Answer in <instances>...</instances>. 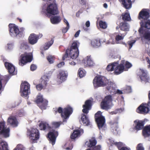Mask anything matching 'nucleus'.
<instances>
[{
	"label": "nucleus",
	"mask_w": 150,
	"mask_h": 150,
	"mask_svg": "<svg viewBox=\"0 0 150 150\" xmlns=\"http://www.w3.org/2000/svg\"><path fill=\"white\" fill-rule=\"evenodd\" d=\"M54 41L53 39H52L50 41L45 43V45L44 47V49L45 50L48 49L53 44Z\"/></svg>",
	"instance_id": "43"
},
{
	"label": "nucleus",
	"mask_w": 150,
	"mask_h": 150,
	"mask_svg": "<svg viewBox=\"0 0 150 150\" xmlns=\"http://www.w3.org/2000/svg\"><path fill=\"white\" fill-rule=\"evenodd\" d=\"M47 138L50 143L54 145L55 143L56 138L58 135V132L54 130H52L48 133Z\"/></svg>",
	"instance_id": "10"
},
{
	"label": "nucleus",
	"mask_w": 150,
	"mask_h": 150,
	"mask_svg": "<svg viewBox=\"0 0 150 150\" xmlns=\"http://www.w3.org/2000/svg\"><path fill=\"white\" fill-rule=\"evenodd\" d=\"M93 99L92 98H90L89 99L87 100L85 102V103H91L93 102Z\"/></svg>",
	"instance_id": "63"
},
{
	"label": "nucleus",
	"mask_w": 150,
	"mask_h": 150,
	"mask_svg": "<svg viewBox=\"0 0 150 150\" xmlns=\"http://www.w3.org/2000/svg\"><path fill=\"white\" fill-rule=\"evenodd\" d=\"M17 114L19 117L23 116L24 115L25 112L23 110H21L18 112Z\"/></svg>",
	"instance_id": "51"
},
{
	"label": "nucleus",
	"mask_w": 150,
	"mask_h": 150,
	"mask_svg": "<svg viewBox=\"0 0 150 150\" xmlns=\"http://www.w3.org/2000/svg\"><path fill=\"white\" fill-rule=\"evenodd\" d=\"M61 124L60 122H53L52 123V127L56 128L59 127Z\"/></svg>",
	"instance_id": "46"
},
{
	"label": "nucleus",
	"mask_w": 150,
	"mask_h": 150,
	"mask_svg": "<svg viewBox=\"0 0 150 150\" xmlns=\"http://www.w3.org/2000/svg\"><path fill=\"white\" fill-rule=\"evenodd\" d=\"M102 112L100 111H98L95 115V118H100L101 117H103L102 115Z\"/></svg>",
	"instance_id": "48"
},
{
	"label": "nucleus",
	"mask_w": 150,
	"mask_h": 150,
	"mask_svg": "<svg viewBox=\"0 0 150 150\" xmlns=\"http://www.w3.org/2000/svg\"><path fill=\"white\" fill-rule=\"evenodd\" d=\"M92 104H85L83 105V109L82 110L83 112L85 114H87L90 110L92 107Z\"/></svg>",
	"instance_id": "31"
},
{
	"label": "nucleus",
	"mask_w": 150,
	"mask_h": 150,
	"mask_svg": "<svg viewBox=\"0 0 150 150\" xmlns=\"http://www.w3.org/2000/svg\"><path fill=\"white\" fill-rule=\"evenodd\" d=\"M27 135L32 144L36 142L40 137L39 130L33 128L28 130Z\"/></svg>",
	"instance_id": "5"
},
{
	"label": "nucleus",
	"mask_w": 150,
	"mask_h": 150,
	"mask_svg": "<svg viewBox=\"0 0 150 150\" xmlns=\"http://www.w3.org/2000/svg\"><path fill=\"white\" fill-rule=\"evenodd\" d=\"M78 74L80 78H82L85 76L86 74V71L82 68H80L78 72Z\"/></svg>",
	"instance_id": "42"
},
{
	"label": "nucleus",
	"mask_w": 150,
	"mask_h": 150,
	"mask_svg": "<svg viewBox=\"0 0 150 150\" xmlns=\"http://www.w3.org/2000/svg\"><path fill=\"white\" fill-rule=\"evenodd\" d=\"M79 43L78 42H74L72 44L70 49H67L66 52L65 54L63 57L62 59L64 60L67 57H70L72 59L77 58L79 55V51L78 47Z\"/></svg>",
	"instance_id": "3"
},
{
	"label": "nucleus",
	"mask_w": 150,
	"mask_h": 150,
	"mask_svg": "<svg viewBox=\"0 0 150 150\" xmlns=\"http://www.w3.org/2000/svg\"><path fill=\"white\" fill-rule=\"evenodd\" d=\"M5 66L10 74L12 75H16L17 71L15 70V67L12 64L7 62L5 63Z\"/></svg>",
	"instance_id": "18"
},
{
	"label": "nucleus",
	"mask_w": 150,
	"mask_h": 150,
	"mask_svg": "<svg viewBox=\"0 0 150 150\" xmlns=\"http://www.w3.org/2000/svg\"><path fill=\"white\" fill-rule=\"evenodd\" d=\"M136 149L137 150H144V148L143 147L142 144L140 143L137 145Z\"/></svg>",
	"instance_id": "52"
},
{
	"label": "nucleus",
	"mask_w": 150,
	"mask_h": 150,
	"mask_svg": "<svg viewBox=\"0 0 150 150\" xmlns=\"http://www.w3.org/2000/svg\"><path fill=\"white\" fill-rule=\"evenodd\" d=\"M1 146L3 150H9L8 144L5 142L2 141L0 142V150H1Z\"/></svg>",
	"instance_id": "39"
},
{
	"label": "nucleus",
	"mask_w": 150,
	"mask_h": 150,
	"mask_svg": "<svg viewBox=\"0 0 150 150\" xmlns=\"http://www.w3.org/2000/svg\"><path fill=\"white\" fill-rule=\"evenodd\" d=\"M37 68L36 66L33 64H32L30 67V69L31 71H33L36 69Z\"/></svg>",
	"instance_id": "60"
},
{
	"label": "nucleus",
	"mask_w": 150,
	"mask_h": 150,
	"mask_svg": "<svg viewBox=\"0 0 150 150\" xmlns=\"http://www.w3.org/2000/svg\"><path fill=\"white\" fill-rule=\"evenodd\" d=\"M35 102L37 103H47L48 101L47 100L43 99L42 95L39 93L37 95Z\"/></svg>",
	"instance_id": "26"
},
{
	"label": "nucleus",
	"mask_w": 150,
	"mask_h": 150,
	"mask_svg": "<svg viewBox=\"0 0 150 150\" xmlns=\"http://www.w3.org/2000/svg\"><path fill=\"white\" fill-rule=\"evenodd\" d=\"M99 25L101 28L103 29H105L107 26V25L105 22L100 21L99 23Z\"/></svg>",
	"instance_id": "45"
},
{
	"label": "nucleus",
	"mask_w": 150,
	"mask_h": 150,
	"mask_svg": "<svg viewBox=\"0 0 150 150\" xmlns=\"http://www.w3.org/2000/svg\"><path fill=\"white\" fill-rule=\"evenodd\" d=\"M10 131V129L7 128L5 122L4 121L0 122V134L7 138L9 136Z\"/></svg>",
	"instance_id": "9"
},
{
	"label": "nucleus",
	"mask_w": 150,
	"mask_h": 150,
	"mask_svg": "<svg viewBox=\"0 0 150 150\" xmlns=\"http://www.w3.org/2000/svg\"><path fill=\"white\" fill-rule=\"evenodd\" d=\"M68 76V73L67 71L64 70H60L58 76V78L59 79L61 83L65 81Z\"/></svg>",
	"instance_id": "19"
},
{
	"label": "nucleus",
	"mask_w": 150,
	"mask_h": 150,
	"mask_svg": "<svg viewBox=\"0 0 150 150\" xmlns=\"http://www.w3.org/2000/svg\"><path fill=\"white\" fill-rule=\"evenodd\" d=\"M48 81L49 79L47 76H43L41 78V83L36 86L37 89L38 91H40L42 89L45 88Z\"/></svg>",
	"instance_id": "14"
},
{
	"label": "nucleus",
	"mask_w": 150,
	"mask_h": 150,
	"mask_svg": "<svg viewBox=\"0 0 150 150\" xmlns=\"http://www.w3.org/2000/svg\"><path fill=\"white\" fill-rule=\"evenodd\" d=\"M91 45L94 47L98 48L100 45V43L99 39H95L91 41Z\"/></svg>",
	"instance_id": "34"
},
{
	"label": "nucleus",
	"mask_w": 150,
	"mask_h": 150,
	"mask_svg": "<svg viewBox=\"0 0 150 150\" xmlns=\"http://www.w3.org/2000/svg\"><path fill=\"white\" fill-rule=\"evenodd\" d=\"M9 31L10 35L12 37L17 36L18 35H21V33L20 32L18 27L13 24L9 25Z\"/></svg>",
	"instance_id": "12"
},
{
	"label": "nucleus",
	"mask_w": 150,
	"mask_h": 150,
	"mask_svg": "<svg viewBox=\"0 0 150 150\" xmlns=\"http://www.w3.org/2000/svg\"><path fill=\"white\" fill-rule=\"evenodd\" d=\"M81 121L83 124L85 125H90V121L89 120L85 115H83L81 118Z\"/></svg>",
	"instance_id": "36"
},
{
	"label": "nucleus",
	"mask_w": 150,
	"mask_h": 150,
	"mask_svg": "<svg viewBox=\"0 0 150 150\" xmlns=\"http://www.w3.org/2000/svg\"><path fill=\"white\" fill-rule=\"evenodd\" d=\"M92 150H101V147L100 145L95 146L92 148Z\"/></svg>",
	"instance_id": "56"
},
{
	"label": "nucleus",
	"mask_w": 150,
	"mask_h": 150,
	"mask_svg": "<svg viewBox=\"0 0 150 150\" xmlns=\"http://www.w3.org/2000/svg\"><path fill=\"white\" fill-rule=\"evenodd\" d=\"M69 27H68L67 26L66 28H64L62 30V32L64 33H66L69 29Z\"/></svg>",
	"instance_id": "64"
},
{
	"label": "nucleus",
	"mask_w": 150,
	"mask_h": 150,
	"mask_svg": "<svg viewBox=\"0 0 150 150\" xmlns=\"http://www.w3.org/2000/svg\"><path fill=\"white\" fill-rule=\"evenodd\" d=\"M150 41V30L146 31L143 35L142 39Z\"/></svg>",
	"instance_id": "40"
},
{
	"label": "nucleus",
	"mask_w": 150,
	"mask_h": 150,
	"mask_svg": "<svg viewBox=\"0 0 150 150\" xmlns=\"http://www.w3.org/2000/svg\"><path fill=\"white\" fill-rule=\"evenodd\" d=\"M46 11L47 13L57 15L58 13V11L57 5L54 3L51 4L47 8Z\"/></svg>",
	"instance_id": "13"
},
{
	"label": "nucleus",
	"mask_w": 150,
	"mask_h": 150,
	"mask_svg": "<svg viewBox=\"0 0 150 150\" xmlns=\"http://www.w3.org/2000/svg\"><path fill=\"white\" fill-rule=\"evenodd\" d=\"M124 110V108H117L116 109V110L117 112V113H119L122 112Z\"/></svg>",
	"instance_id": "57"
},
{
	"label": "nucleus",
	"mask_w": 150,
	"mask_h": 150,
	"mask_svg": "<svg viewBox=\"0 0 150 150\" xmlns=\"http://www.w3.org/2000/svg\"><path fill=\"white\" fill-rule=\"evenodd\" d=\"M137 74L139 76L142 82L146 83L149 81V78L146 70L140 69L138 70Z\"/></svg>",
	"instance_id": "11"
},
{
	"label": "nucleus",
	"mask_w": 150,
	"mask_h": 150,
	"mask_svg": "<svg viewBox=\"0 0 150 150\" xmlns=\"http://www.w3.org/2000/svg\"><path fill=\"white\" fill-rule=\"evenodd\" d=\"M7 48L8 49H11L13 48V43H8L7 45Z\"/></svg>",
	"instance_id": "59"
},
{
	"label": "nucleus",
	"mask_w": 150,
	"mask_h": 150,
	"mask_svg": "<svg viewBox=\"0 0 150 150\" xmlns=\"http://www.w3.org/2000/svg\"><path fill=\"white\" fill-rule=\"evenodd\" d=\"M146 104H142L137 109V112L140 114H146L150 110L149 108Z\"/></svg>",
	"instance_id": "16"
},
{
	"label": "nucleus",
	"mask_w": 150,
	"mask_h": 150,
	"mask_svg": "<svg viewBox=\"0 0 150 150\" xmlns=\"http://www.w3.org/2000/svg\"><path fill=\"white\" fill-rule=\"evenodd\" d=\"M73 111L72 108L70 107H67L64 108L59 107L56 112L60 113L61 116L63 119H66L69 118L72 113Z\"/></svg>",
	"instance_id": "4"
},
{
	"label": "nucleus",
	"mask_w": 150,
	"mask_h": 150,
	"mask_svg": "<svg viewBox=\"0 0 150 150\" xmlns=\"http://www.w3.org/2000/svg\"><path fill=\"white\" fill-rule=\"evenodd\" d=\"M108 81L104 76H99L96 77L93 80V84L95 88L106 85Z\"/></svg>",
	"instance_id": "6"
},
{
	"label": "nucleus",
	"mask_w": 150,
	"mask_h": 150,
	"mask_svg": "<svg viewBox=\"0 0 150 150\" xmlns=\"http://www.w3.org/2000/svg\"><path fill=\"white\" fill-rule=\"evenodd\" d=\"M150 16L149 10L146 9L142 10L139 13V19H142L140 23L141 28L139 30L140 33L142 32L144 27L150 29V20H147Z\"/></svg>",
	"instance_id": "1"
},
{
	"label": "nucleus",
	"mask_w": 150,
	"mask_h": 150,
	"mask_svg": "<svg viewBox=\"0 0 150 150\" xmlns=\"http://www.w3.org/2000/svg\"><path fill=\"white\" fill-rule=\"evenodd\" d=\"M83 133V129H79L74 130L72 134L71 135V138L72 139H74L78 137L80 135L81 133Z\"/></svg>",
	"instance_id": "27"
},
{
	"label": "nucleus",
	"mask_w": 150,
	"mask_h": 150,
	"mask_svg": "<svg viewBox=\"0 0 150 150\" xmlns=\"http://www.w3.org/2000/svg\"><path fill=\"white\" fill-rule=\"evenodd\" d=\"M126 35V33L125 34H122L121 35H117L115 37V41L113 39L111 38L108 41V44H115V43L117 44L120 43V41L123 39L124 37Z\"/></svg>",
	"instance_id": "17"
},
{
	"label": "nucleus",
	"mask_w": 150,
	"mask_h": 150,
	"mask_svg": "<svg viewBox=\"0 0 150 150\" xmlns=\"http://www.w3.org/2000/svg\"><path fill=\"white\" fill-rule=\"evenodd\" d=\"M136 41L135 40H133L128 41V44L129 46V49H130L132 47L133 45L135 42Z\"/></svg>",
	"instance_id": "49"
},
{
	"label": "nucleus",
	"mask_w": 150,
	"mask_h": 150,
	"mask_svg": "<svg viewBox=\"0 0 150 150\" xmlns=\"http://www.w3.org/2000/svg\"><path fill=\"white\" fill-rule=\"evenodd\" d=\"M120 30L125 31H127L129 30V24L127 23L124 22L120 26Z\"/></svg>",
	"instance_id": "37"
},
{
	"label": "nucleus",
	"mask_w": 150,
	"mask_h": 150,
	"mask_svg": "<svg viewBox=\"0 0 150 150\" xmlns=\"http://www.w3.org/2000/svg\"><path fill=\"white\" fill-rule=\"evenodd\" d=\"M121 2L123 7L127 9H128L131 8L132 3L131 0H119Z\"/></svg>",
	"instance_id": "25"
},
{
	"label": "nucleus",
	"mask_w": 150,
	"mask_h": 150,
	"mask_svg": "<svg viewBox=\"0 0 150 150\" xmlns=\"http://www.w3.org/2000/svg\"><path fill=\"white\" fill-rule=\"evenodd\" d=\"M39 38V36L34 34H32L29 36L28 40L29 42L31 45H33L36 43Z\"/></svg>",
	"instance_id": "21"
},
{
	"label": "nucleus",
	"mask_w": 150,
	"mask_h": 150,
	"mask_svg": "<svg viewBox=\"0 0 150 150\" xmlns=\"http://www.w3.org/2000/svg\"><path fill=\"white\" fill-rule=\"evenodd\" d=\"M125 61L122 60L120 64L117 62H115L110 64L106 67V69L108 71H114V73L116 75H118L124 70L127 71L126 68H125L124 66Z\"/></svg>",
	"instance_id": "2"
},
{
	"label": "nucleus",
	"mask_w": 150,
	"mask_h": 150,
	"mask_svg": "<svg viewBox=\"0 0 150 150\" xmlns=\"http://www.w3.org/2000/svg\"><path fill=\"white\" fill-rule=\"evenodd\" d=\"M32 60V55L31 53H25L21 56V59L19 60V64L23 66L28 62H31Z\"/></svg>",
	"instance_id": "7"
},
{
	"label": "nucleus",
	"mask_w": 150,
	"mask_h": 150,
	"mask_svg": "<svg viewBox=\"0 0 150 150\" xmlns=\"http://www.w3.org/2000/svg\"><path fill=\"white\" fill-rule=\"evenodd\" d=\"M30 85L27 82H24L21 85L20 93L23 96L26 97L30 93Z\"/></svg>",
	"instance_id": "8"
},
{
	"label": "nucleus",
	"mask_w": 150,
	"mask_h": 150,
	"mask_svg": "<svg viewBox=\"0 0 150 150\" xmlns=\"http://www.w3.org/2000/svg\"><path fill=\"white\" fill-rule=\"evenodd\" d=\"M122 19L124 21H130L131 20L130 15L127 12L122 14Z\"/></svg>",
	"instance_id": "41"
},
{
	"label": "nucleus",
	"mask_w": 150,
	"mask_h": 150,
	"mask_svg": "<svg viewBox=\"0 0 150 150\" xmlns=\"http://www.w3.org/2000/svg\"><path fill=\"white\" fill-rule=\"evenodd\" d=\"M125 65L126 68L127 69L129 68L132 66V64L128 62H125Z\"/></svg>",
	"instance_id": "55"
},
{
	"label": "nucleus",
	"mask_w": 150,
	"mask_h": 150,
	"mask_svg": "<svg viewBox=\"0 0 150 150\" xmlns=\"http://www.w3.org/2000/svg\"><path fill=\"white\" fill-rule=\"evenodd\" d=\"M113 104H100V108L103 110H108L111 109L113 106Z\"/></svg>",
	"instance_id": "32"
},
{
	"label": "nucleus",
	"mask_w": 150,
	"mask_h": 150,
	"mask_svg": "<svg viewBox=\"0 0 150 150\" xmlns=\"http://www.w3.org/2000/svg\"><path fill=\"white\" fill-rule=\"evenodd\" d=\"M109 83V84L110 85V86L109 88L107 87L109 91H110V92H113V91H112L111 90L112 89H113V86H114L115 85L112 82H110Z\"/></svg>",
	"instance_id": "54"
},
{
	"label": "nucleus",
	"mask_w": 150,
	"mask_h": 150,
	"mask_svg": "<svg viewBox=\"0 0 150 150\" xmlns=\"http://www.w3.org/2000/svg\"><path fill=\"white\" fill-rule=\"evenodd\" d=\"M142 134L145 137L150 136V125L145 126L142 130Z\"/></svg>",
	"instance_id": "29"
},
{
	"label": "nucleus",
	"mask_w": 150,
	"mask_h": 150,
	"mask_svg": "<svg viewBox=\"0 0 150 150\" xmlns=\"http://www.w3.org/2000/svg\"><path fill=\"white\" fill-rule=\"evenodd\" d=\"M109 141V143L110 144V146H112L113 145H115V142L113 140H112V139H109L108 140Z\"/></svg>",
	"instance_id": "61"
},
{
	"label": "nucleus",
	"mask_w": 150,
	"mask_h": 150,
	"mask_svg": "<svg viewBox=\"0 0 150 150\" xmlns=\"http://www.w3.org/2000/svg\"><path fill=\"white\" fill-rule=\"evenodd\" d=\"M135 125L134 129L138 131L142 129L144 126L145 122L144 120H136L134 121Z\"/></svg>",
	"instance_id": "20"
},
{
	"label": "nucleus",
	"mask_w": 150,
	"mask_h": 150,
	"mask_svg": "<svg viewBox=\"0 0 150 150\" xmlns=\"http://www.w3.org/2000/svg\"><path fill=\"white\" fill-rule=\"evenodd\" d=\"M115 145L117 147L119 150V149H120L122 147V146H123V143L121 142H116L115 143Z\"/></svg>",
	"instance_id": "47"
},
{
	"label": "nucleus",
	"mask_w": 150,
	"mask_h": 150,
	"mask_svg": "<svg viewBox=\"0 0 150 150\" xmlns=\"http://www.w3.org/2000/svg\"><path fill=\"white\" fill-rule=\"evenodd\" d=\"M95 120L98 128L99 129L102 128L105 123V120L104 117L103 116L100 118H96Z\"/></svg>",
	"instance_id": "22"
},
{
	"label": "nucleus",
	"mask_w": 150,
	"mask_h": 150,
	"mask_svg": "<svg viewBox=\"0 0 150 150\" xmlns=\"http://www.w3.org/2000/svg\"><path fill=\"white\" fill-rule=\"evenodd\" d=\"M25 147L23 146L21 144H19L17 145L13 150H25Z\"/></svg>",
	"instance_id": "44"
},
{
	"label": "nucleus",
	"mask_w": 150,
	"mask_h": 150,
	"mask_svg": "<svg viewBox=\"0 0 150 150\" xmlns=\"http://www.w3.org/2000/svg\"><path fill=\"white\" fill-rule=\"evenodd\" d=\"M126 92L127 93H129L132 92V88L130 86H127L126 87Z\"/></svg>",
	"instance_id": "58"
},
{
	"label": "nucleus",
	"mask_w": 150,
	"mask_h": 150,
	"mask_svg": "<svg viewBox=\"0 0 150 150\" xmlns=\"http://www.w3.org/2000/svg\"><path fill=\"white\" fill-rule=\"evenodd\" d=\"M47 59L50 63L52 64L53 62L54 59L51 56H48L47 57Z\"/></svg>",
	"instance_id": "53"
},
{
	"label": "nucleus",
	"mask_w": 150,
	"mask_h": 150,
	"mask_svg": "<svg viewBox=\"0 0 150 150\" xmlns=\"http://www.w3.org/2000/svg\"><path fill=\"white\" fill-rule=\"evenodd\" d=\"M7 122L10 125L16 127L18 125V121L15 117H9L8 119Z\"/></svg>",
	"instance_id": "28"
},
{
	"label": "nucleus",
	"mask_w": 150,
	"mask_h": 150,
	"mask_svg": "<svg viewBox=\"0 0 150 150\" xmlns=\"http://www.w3.org/2000/svg\"><path fill=\"white\" fill-rule=\"evenodd\" d=\"M28 43L25 40H21L20 42V48L22 50H27L29 48Z\"/></svg>",
	"instance_id": "30"
},
{
	"label": "nucleus",
	"mask_w": 150,
	"mask_h": 150,
	"mask_svg": "<svg viewBox=\"0 0 150 150\" xmlns=\"http://www.w3.org/2000/svg\"><path fill=\"white\" fill-rule=\"evenodd\" d=\"M60 17L59 16H55L52 17L50 18V21L52 24H57L61 21Z\"/></svg>",
	"instance_id": "35"
},
{
	"label": "nucleus",
	"mask_w": 150,
	"mask_h": 150,
	"mask_svg": "<svg viewBox=\"0 0 150 150\" xmlns=\"http://www.w3.org/2000/svg\"><path fill=\"white\" fill-rule=\"evenodd\" d=\"M112 98L110 95L106 96L101 103H109L112 102Z\"/></svg>",
	"instance_id": "38"
},
{
	"label": "nucleus",
	"mask_w": 150,
	"mask_h": 150,
	"mask_svg": "<svg viewBox=\"0 0 150 150\" xmlns=\"http://www.w3.org/2000/svg\"><path fill=\"white\" fill-rule=\"evenodd\" d=\"M112 129V132L114 134H117L118 133V122L117 118H115L114 120H112L109 123Z\"/></svg>",
	"instance_id": "15"
},
{
	"label": "nucleus",
	"mask_w": 150,
	"mask_h": 150,
	"mask_svg": "<svg viewBox=\"0 0 150 150\" xmlns=\"http://www.w3.org/2000/svg\"><path fill=\"white\" fill-rule=\"evenodd\" d=\"M89 142L87 144L88 147L90 148H92L94 147L97 144V142L95 139L94 138H92L89 140Z\"/></svg>",
	"instance_id": "33"
},
{
	"label": "nucleus",
	"mask_w": 150,
	"mask_h": 150,
	"mask_svg": "<svg viewBox=\"0 0 150 150\" xmlns=\"http://www.w3.org/2000/svg\"><path fill=\"white\" fill-rule=\"evenodd\" d=\"M38 106L42 110L46 109L47 104H37Z\"/></svg>",
	"instance_id": "50"
},
{
	"label": "nucleus",
	"mask_w": 150,
	"mask_h": 150,
	"mask_svg": "<svg viewBox=\"0 0 150 150\" xmlns=\"http://www.w3.org/2000/svg\"><path fill=\"white\" fill-rule=\"evenodd\" d=\"M84 65L86 67H92L94 64L90 56H87L83 61Z\"/></svg>",
	"instance_id": "23"
},
{
	"label": "nucleus",
	"mask_w": 150,
	"mask_h": 150,
	"mask_svg": "<svg viewBox=\"0 0 150 150\" xmlns=\"http://www.w3.org/2000/svg\"><path fill=\"white\" fill-rule=\"evenodd\" d=\"M39 127L40 130H45L47 129H50L51 127L48 124L45 122L42 121L39 124Z\"/></svg>",
	"instance_id": "24"
},
{
	"label": "nucleus",
	"mask_w": 150,
	"mask_h": 150,
	"mask_svg": "<svg viewBox=\"0 0 150 150\" xmlns=\"http://www.w3.org/2000/svg\"><path fill=\"white\" fill-rule=\"evenodd\" d=\"M63 21L65 24L67 25V27H70L69 23H68V21L65 18H64L63 19Z\"/></svg>",
	"instance_id": "62"
}]
</instances>
